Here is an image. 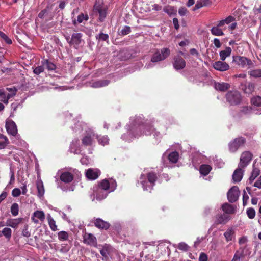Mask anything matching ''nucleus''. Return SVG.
Masks as SVG:
<instances>
[{"instance_id": "58836bf2", "label": "nucleus", "mask_w": 261, "mask_h": 261, "mask_svg": "<svg viewBox=\"0 0 261 261\" xmlns=\"http://www.w3.org/2000/svg\"><path fill=\"white\" fill-rule=\"evenodd\" d=\"M42 64L44 68H47L48 70H54L56 68L55 65L47 60L42 61Z\"/></svg>"}, {"instance_id": "1a4fd4ad", "label": "nucleus", "mask_w": 261, "mask_h": 261, "mask_svg": "<svg viewBox=\"0 0 261 261\" xmlns=\"http://www.w3.org/2000/svg\"><path fill=\"white\" fill-rule=\"evenodd\" d=\"M246 140L243 137H239L234 139L229 144V149L231 152H236L240 147L242 146L245 143Z\"/></svg>"}, {"instance_id": "37998d69", "label": "nucleus", "mask_w": 261, "mask_h": 261, "mask_svg": "<svg viewBox=\"0 0 261 261\" xmlns=\"http://www.w3.org/2000/svg\"><path fill=\"white\" fill-rule=\"evenodd\" d=\"M95 38L98 41H106L109 39V35L107 34L100 33L95 36Z\"/></svg>"}, {"instance_id": "e2e57ef3", "label": "nucleus", "mask_w": 261, "mask_h": 261, "mask_svg": "<svg viewBox=\"0 0 261 261\" xmlns=\"http://www.w3.org/2000/svg\"><path fill=\"white\" fill-rule=\"evenodd\" d=\"M187 12V9L185 7H181L179 9L178 13L181 16H184Z\"/></svg>"}, {"instance_id": "2f4dec72", "label": "nucleus", "mask_w": 261, "mask_h": 261, "mask_svg": "<svg viewBox=\"0 0 261 261\" xmlns=\"http://www.w3.org/2000/svg\"><path fill=\"white\" fill-rule=\"evenodd\" d=\"M36 187L38 191V196H42L44 194V188L43 182L41 180H37L36 181Z\"/></svg>"}, {"instance_id": "bb28decb", "label": "nucleus", "mask_w": 261, "mask_h": 261, "mask_svg": "<svg viewBox=\"0 0 261 261\" xmlns=\"http://www.w3.org/2000/svg\"><path fill=\"white\" fill-rule=\"evenodd\" d=\"M61 180L66 183L71 182L73 179V175L68 172L63 173L60 176Z\"/></svg>"}, {"instance_id": "c85d7f7f", "label": "nucleus", "mask_w": 261, "mask_h": 261, "mask_svg": "<svg viewBox=\"0 0 261 261\" xmlns=\"http://www.w3.org/2000/svg\"><path fill=\"white\" fill-rule=\"evenodd\" d=\"M232 49L230 47H226L225 50H222L220 52V57L222 61H225L227 57L230 56Z\"/></svg>"}, {"instance_id": "ea45409f", "label": "nucleus", "mask_w": 261, "mask_h": 261, "mask_svg": "<svg viewBox=\"0 0 261 261\" xmlns=\"http://www.w3.org/2000/svg\"><path fill=\"white\" fill-rule=\"evenodd\" d=\"M234 235V231L232 229H228L224 233V236L227 242L231 241Z\"/></svg>"}, {"instance_id": "2eb2a0df", "label": "nucleus", "mask_w": 261, "mask_h": 261, "mask_svg": "<svg viewBox=\"0 0 261 261\" xmlns=\"http://www.w3.org/2000/svg\"><path fill=\"white\" fill-rule=\"evenodd\" d=\"M95 137V134L93 132L87 133L82 139L83 145L86 146L92 145Z\"/></svg>"}, {"instance_id": "c756f323", "label": "nucleus", "mask_w": 261, "mask_h": 261, "mask_svg": "<svg viewBox=\"0 0 261 261\" xmlns=\"http://www.w3.org/2000/svg\"><path fill=\"white\" fill-rule=\"evenodd\" d=\"M255 88V85L252 83H248L247 85L243 86L242 89L243 90L244 93L247 94L252 93Z\"/></svg>"}, {"instance_id": "6e6d98bb", "label": "nucleus", "mask_w": 261, "mask_h": 261, "mask_svg": "<svg viewBox=\"0 0 261 261\" xmlns=\"http://www.w3.org/2000/svg\"><path fill=\"white\" fill-rule=\"evenodd\" d=\"M10 180L9 184H12L14 182V180H15L14 171L12 168H10Z\"/></svg>"}, {"instance_id": "ddd939ff", "label": "nucleus", "mask_w": 261, "mask_h": 261, "mask_svg": "<svg viewBox=\"0 0 261 261\" xmlns=\"http://www.w3.org/2000/svg\"><path fill=\"white\" fill-rule=\"evenodd\" d=\"M240 192L237 186L232 187L227 192V198L231 203L236 202L239 196Z\"/></svg>"}, {"instance_id": "72a5a7b5", "label": "nucleus", "mask_w": 261, "mask_h": 261, "mask_svg": "<svg viewBox=\"0 0 261 261\" xmlns=\"http://www.w3.org/2000/svg\"><path fill=\"white\" fill-rule=\"evenodd\" d=\"M212 169L211 167L208 165H202L200 167V172L201 174L206 176L210 172Z\"/></svg>"}, {"instance_id": "de8ad7c7", "label": "nucleus", "mask_w": 261, "mask_h": 261, "mask_svg": "<svg viewBox=\"0 0 261 261\" xmlns=\"http://www.w3.org/2000/svg\"><path fill=\"white\" fill-rule=\"evenodd\" d=\"M11 212L14 216L18 215L19 213V206L17 203H14L12 204L11 207Z\"/></svg>"}, {"instance_id": "7c9ffc66", "label": "nucleus", "mask_w": 261, "mask_h": 261, "mask_svg": "<svg viewBox=\"0 0 261 261\" xmlns=\"http://www.w3.org/2000/svg\"><path fill=\"white\" fill-rule=\"evenodd\" d=\"M260 170L258 168L253 167V170L251 172V176H250L248 182L249 184H252L254 179L259 175Z\"/></svg>"}, {"instance_id": "f3484780", "label": "nucleus", "mask_w": 261, "mask_h": 261, "mask_svg": "<svg viewBox=\"0 0 261 261\" xmlns=\"http://www.w3.org/2000/svg\"><path fill=\"white\" fill-rule=\"evenodd\" d=\"M100 175V171L98 169L89 168L85 172L86 177L89 180H95Z\"/></svg>"}, {"instance_id": "a19ab883", "label": "nucleus", "mask_w": 261, "mask_h": 261, "mask_svg": "<svg viewBox=\"0 0 261 261\" xmlns=\"http://www.w3.org/2000/svg\"><path fill=\"white\" fill-rule=\"evenodd\" d=\"M88 19V16L87 15H84L83 13H81L79 15L76 21L75 20L73 21V24H76V22L79 23L83 22L84 21H87Z\"/></svg>"}, {"instance_id": "cd10ccee", "label": "nucleus", "mask_w": 261, "mask_h": 261, "mask_svg": "<svg viewBox=\"0 0 261 261\" xmlns=\"http://www.w3.org/2000/svg\"><path fill=\"white\" fill-rule=\"evenodd\" d=\"M110 83V81L107 80H98L95 81L91 84V86L93 88H100L105 87Z\"/></svg>"}, {"instance_id": "0eeeda50", "label": "nucleus", "mask_w": 261, "mask_h": 261, "mask_svg": "<svg viewBox=\"0 0 261 261\" xmlns=\"http://www.w3.org/2000/svg\"><path fill=\"white\" fill-rule=\"evenodd\" d=\"M233 62H235L236 64L241 66L243 68L247 67L249 68L254 66V64L252 61L245 57L241 56H233Z\"/></svg>"}, {"instance_id": "393cba45", "label": "nucleus", "mask_w": 261, "mask_h": 261, "mask_svg": "<svg viewBox=\"0 0 261 261\" xmlns=\"http://www.w3.org/2000/svg\"><path fill=\"white\" fill-rule=\"evenodd\" d=\"M22 218H18L16 219H8L6 223V225L16 228L18 225L21 222Z\"/></svg>"}, {"instance_id": "c9c22d12", "label": "nucleus", "mask_w": 261, "mask_h": 261, "mask_svg": "<svg viewBox=\"0 0 261 261\" xmlns=\"http://www.w3.org/2000/svg\"><path fill=\"white\" fill-rule=\"evenodd\" d=\"M47 220L50 229L54 231L57 230V226L56 224L55 221L49 215L47 216Z\"/></svg>"}, {"instance_id": "bf43d9fd", "label": "nucleus", "mask_w": 261, "mask_h": 261, "mask_svg": "<svg viewBox=\"0 0 261 261\" xmlns=\"http://www.w3.org/2000/svg\"><path fill=\"white\" fill-rule=\"evenodd\" d=\"M199 261H207V256L204 253H201L199 257Z\"/></svg>"}, {"instance_id": "e433bc0d", "label": "nucleus", "mask_w": 261, "mask_h": 261, "mask_svg": "<svg viewBox=\"0 0 261 261\" xmlns=\"http://www.w3.org/2000/svg\"><path fill=\"white\" fill-rule=\"evenodd\" d=\"M249 75L254 78L261 77V69H256L248 72Z\"/></svg>"}, {"instance_id": "09e8293b", "label": "nucleus", "mask_w": 261, "mask_h": 261, "mask_svg": "<svg viewBox=\"0 0 261 261\" xmlns=\"http://www.w3.org/2000/svg\"><path fill=\"white\" fill-rule=\"evenodd\" d=\"M246 213L248 217L250 219H253L255 217L256 214L255 211L253 208H248L247 210Z\"/></svg>"}, {"instance_id": "9d476101", "label": "nucleus", "mask_w": 261, "mask_h": 261, "mask_svg": "<svg viewBox=\"0 0 261 261\" xmlns=\"http://www.w3.org/2000/svg\"><path fill=\"white\" fill-rule=\"evenodd\" d=\"M252 158V154L249 151L243 152L240 159L239 166L242 168L246 167L250 163Z\"/></svg>"}, {"instance_id": "79ce46f5", "label": "nucleus", "mask_w": 261, "mask_h": 261, "mask_svg": "<svg viewBox=\"0 0 261 261\" xmlns=\"http://www.w3.org/2000/svg\"><path fill=\"white\" fill-rule=\"evenodd\" d=\"M95 137L98 139L99 144L104 146L109 142V139L107 136L99 137L97 135H95Z\"/></svg>"}, {"instance_id": "13d9d810", "label": "nucleus", "mask_w": 261, "mask_h": 261, "mask_svg": "<svg viewBox=\"0 0 261 261\" xmlns=\"http://www.w3.org/2000/svg\"><path fill=\"white\" fill-rule=\"evenodd\" d=\"M22 234L24 237H29L30 236V233L28 231V226L25 225L22 230Z\"/></svg>"}, {"instance_id": "9b49d317", "label": "nucleus", "mask_w": 261, "mask_h": 261, "mask_svg": "<svg viewBox=\"0 0 261 261\" xmlns=\"http://www.w3.org/2000/svg\"><path fill=\"white\" fill-rule=\"evenodd\" d=\"M248 251H249V250L247 248V246L240 247L239 249L236 251L231 261H240L241 258L244 257L246 255H249L250 254V252L247 253Z\"/></svg>"}, {"instance_id": "5701e85b", "label": "nucleus", "mask_w": 261, "mask_h": 261, "mask_svg": "<svg viewBox=\"0 0 261 261\" xmlns=\"http://www.w3.org/2000/svg\"><path fill=\"white\" fill-rule=\"evenodd\" d=\"M95 226L101 229H108L110 227V224L103 221L100 218H97L94 222Z\"/></svg>"}, {"instance_id": "dca6fc26", "label": "nucleus", "mask_w": 261, "mask_h": 261, "mask_svg": "<svg viewBox=\"0 0 261 261\" xmlns=\"http://www.w3.org/2000/svg\"><path fill=\"white\" fill-rule=\"evenodd\" d=\"M83 242L88 245L96 247L97 246V240L91 233H85L83 236Z\"/></svg>"}, {"instance_id": "f03ea898", "label": "nucleus", "mask_w": 261, "mask_h": 261, "mask_svg": "<svg viewBox=\"0 0 261 261\" xmlns=\"http://www.w3.org/2000/svg\"><path fill=\"white\" fill-rule=\"evenodd\" d=\"M158 176L155 172H149L146 176L142 174L140 177L139 182L141 183L144 190H151L155 185Z\"/></svg>"}, {"instance_id": "7ed1b4c3", "label": "nucleus", "mask_w": 261, "mask_h": 261, "mask_svg": "<svg viewBox=\"0 0 261 261\" xmlns=\"http://www.w3.org/2000/svg\"><path fill=\"white\" fill-rule=\"evenodd\" d=\"M95 13L98 15V20L100 22L104 21L107 15V6L102 4V0H97L94 6Z\"/></svg>"}, {"instance_id": "5fc2aeb1", "label": "nucleus", "mask_w": 261, "mask_h": 261, "mask_svg": "<svg viewBox=\"0 0 261 261\" xmlns=\"http://www.w3.org/2000/svg\"><path fill=\"white\" fill-rule=\"evenodd\" d=\"M21 191L19 188H14L12 191V195L14 197H17L20 196Z\"/></svg>"}, {"instance_id": "20e7f679", "label": "nucleus", "mask_w": 261, "mask_h": 261, "mask_svg": "<svg viewBox=\"0 0 261 261\" xmlns=\"http://www.w3.org/2000/svg\"><path fill=\"white\" fill-rule=\"evenodd\" d=\"M227 101L231 105H237L240 103L242 97L240 93L236 90L228 91L226 94Z\"/></svg>"}, {"instance_id": "774afa93", "label": "nucleus", "mask_w": 261, "mask_h": 261, "mask_svg": "<svg viewBox=\"0 0 261 261\" xmlns=\"http://www.w3.org/2000/svg\"><path fill=\"white\" fill-rule=\"evenodd\" d=\"M214 44L215 45V46L217 48L220 47L221 44L220 43V41L219 39L218 38H215L214 39Z\"/></svg>"}, {"instance_id": "b1692460", "label": "nucleus", "mask_w": 261, "mask_h": 261, "mask_svg": "<svg viewBox=\"0 0 261 261\" xmlns=\"http://www.w3.org/2000/svg\"><path fill=\"white\" fill-rule=\"evenodd\" d=\"M222 209L226 215L235 214L236 211V207L228 203L222 204Z\"/></svg>"}, {"instance_id": "412c9836", "label": "nucleus", "mask_w": 261, "mask_h": 261, "mask_svg": "<svg viewBox=\"0 0 261 261\" xmlns=\"http://www.w3.org/2000/svg\"><path fill=\"white\" fill-rule=\"evenodd\" d=\"M230 219L231 217L225 214L218 215L216 217L215 223L216 224H225Z\"/></svg>"}, {"instance_id": "a211bd4d", "label": "nucleus", "mask_w": 261, "mask_h": 261, "mask_svg": "<svg viewBox=\"0 0 261 261\" xmlns=\"http://www.w3.org/2000/svg\"><path fill=\"white\" fill-rule=\"evenodd\" d=\"M213 67L216 70L222 72L228 70L230 67L228 64L222 60L214 62Z\"/></svg>"}, {"instance_id": "6ab92c4d", "label": "nucleus", "mask_w": 261, "mask_h": 261, "mask_svg": "<svg viewBox=\"0 0 261 261\" xmlns=\"http://www.w3.org/2000/svg\"><path fill=\"white\" fill-rule=\"evenodd\" d=\"M6 128L8 133L12 136H15L17 133L16 125L13 121L6 122Z\"/></svg>"}, {"instance_id": "864d4df0", "label": "nucleus", "mask_w": 261, "mask_h": 261, "mask_svg": "<svg viewBox=\"0 0 261 261\" xmlns=\"http://www.w3.org/2000/svg\"><path fill=\"white\" fill-rule=\"evenodd\" d=\"M0 100L5 104L8 103V100L6 99V94L5 92L1 90H0Z\"/></svg>"}, {"instance_id": "3c124183", "label": "nucleus", "mask_w": 261, "mask_h": 261, "mask_svg": "<svg viewBox=\"0 0 261 261\" xmlns=\"http://www.w3.org/2000/svg\"><path fill=\"white\" fill-rule=\"evenodd\" d=\"M0 36L7 44H12V41L11 39H10L6 34L2 31H0Z\"/></svg>"}, {"instance_id": "f257e3e1", "label": "nucleus", "mask_w": 261, "mask_h": 261, "mask_svg": "<svg viewBox=\"0 0 261 261\" xmlns=\"http://www.w3.org/2000/svg\"><path fill=\"white\" fill-rule=\"evenodd\" d=\"M143 118L142 115L136 116L130 119V123L133 125L131 129L133 131H137L138 129L140 132L139 133H137V136H139L143 133L145 135H149L151 134V132L154 130L151 124L146 122L145 123L143 122Z\"/></svg>"}, {"instance_id": "473e14b6", "label": "nucleus", "mask_w": 261, "mask_h": 261, "mask_svg": "<svg viewBox=\"0 0 261 261\" xmlns=\"http://www.w3.org/2000/svg\"><path fill=\"white\" fill-rule=\"evenodd\" d=\"M163 11L170 16L175 15L177 13V9L172 6H165L163 9Z\"/></svg>"}, {"instance_id": "603ef678", "label": "nucleus", "mask_w": 261, "mask_h": 261, "mask_svg": "<svg viewBox=\"0 0 261 261\" xmlns=\"http://www.w3.org/2000/svg\"><path fill=\"white\" fill-rule=\"evenodd\" d=\"M44 66H43V65L42 64V66H38L37 67H36L34 69V73L37 75H38L40 73H41V72H43L44 70Z\"/></svg>"}, {"instance_id": "4c0bfd02", "label": "nucleus", "mask_w": 261, "mask_h": 261, "mask_svg": "<svg viewBox=\"0 0 261 261\" xmlns=\"http://www.w3.org/2000/svg\"><path fill=\"white\" fill-rule=\"evenodd\" d=\"M179 158V154L176 151H174L170 153L168 156V159L170 162L175 163L178 161Z\"/></svg>"}, {"instance_id": "0e129e2a", "label": "nucleus", "mask_w": 261, "mask_h": 261, "mask_svg": "<svg viewBox=\"0 0 261 261\" xmlns=\"http://www.w3.org/2000/svg\"><path fill=\"white\" fill-rule=\"evenodd\" d=\"M225 20V22H226V24H229L231 22L234 21L235 20L234 17L231 16H229L227 17Z\"/></svg>"}, {"instance_id": "4be33fe9", "label": "nucleus", "mask_w": 261, "mask_h": 261, "mask_svg": "<svg viewBox=\"0 0 261 261\" xmlns=\"http://www.w3.org/2000/svg\"><path fill=\"white\" fill-rule=\"evenodd\" d=\"M230 84L225 82H215L214 87L216 90L221 92H225L230 88Z\"/></svg>"}, {"instance_id": "a878e982", "label": "nucleus", "mask_w": 261, "mask_h": 261, "mask_svg": "<svg viewBox=\"0 0 261 261\" xmlns=\"http://www.w3.org/2000/svg\"><path fill=\"white\" fill-rule=\"evenodd\" d=\"M34 217L37 218L40 221H43L45 219V214L43 211H36L33 213V216L31 218L32 220L36 224L38 223V220Z\"/></svg>"}, {"instance_id": "6e6552de", "label": "nucleus", "mask_w": 261, "mask_h": 261, "mask_svg": "<svg viewBox=\"0 0 261 261\" xmlns=\"http://www.w3.org/2000/svg\"><path fill=\"white\" fill-rule=\"evenodd\" d=\"M82 36L83 34L81 33H74L72 35L70 40L68 42L70 45H73L74 48L77 49L79 45L84 42V41L82 39ZM66 38V40L68 41L70 37L69 36H68Z\"/></svg>"}, {"instance_id": "4468645a", "label": "nucleus", "mask_w": 261, "mask_h": 261, "mask_svg": "<svg viewBox=\"0 0 261 261\" xmlns=\"http://www.w3.org/2000/svg\"><path fill=\"white\" fill-rule=\"evenodd\" d=\"M109 192L96 187L94 188L93 195L97 200L100 201L106 198Z\"/></svg>"}, {"instance_id": "4d7b16f0", "label": "nucleus", "mask_w": 261, "mask_h": 261, "mask_svg": "<svg viewBox=\"0 0 261 261\" xmlns=\"http://www.w3.org/2000/svg\"><path fill=\"white\" fill-rule=\"evenodd\" d=\"M49 9V7L47 6L46 8L43 10H42L39 14L38 17L40 18H42L47 13L48 9Z\"/></svg>"}, {"instance_id": "680f3d73", "label": "nucleus", "mask_w": 261, "mask_h": 261, "mask_svg": "<svg viewBox=\"0 0 261 261\" xmlns=\"http://www.w3.org/2000/svg\"><path fill=\"white\" fill-rule=\"evenodd\" d=\"M253 186L258 189H261V176L259 177L257 180L255 182Z\"/></svg>"}, {"instance_id": "8fccbe9b", "label": "nucleus", "mask_w": 261, "mask_h": 261, "mask_svg": "<svg viewBox=\"0 0 261 261\" xmlns=\"http://www.w3.org/2000/svg\"><path fill=\"white\" fill-rule=\"evenodd\" d=\"M177 247L178 249L183 251H187L190 248V247L185 242H181L179 243Z\"/></svg>"}, {"instance_id": "338daca9", "label": "nucleus", "mask_w": 261, "mask_h": 261, "mask_svg": "<svg viewBox=\"0 0 261 261\" xmlns=\"http://www.w3.org/2000/svg\"><path fill=\"white\" fill-rule=\"evenodd\" d=\"M9 143V141H4L3 142H0V149L5 148Z\"/></svg>"}, {"instance_id": "aec40b11", "label": "nucleus", "mask_w": 261, "mask_h": 261, "mask_svg": "<svg viewBox=\"0 0 261 261\" xmlns=\"http://www.w3.org/2000/svg\"><path fill=\"white\" fill-rule=\"evenodd\" d=\"M242 168L238 166V168L234 170L232 175V180L234 182H240L242 180L244 173Z\"/></svg>"}, {"instance_id": "39448f33", "label": "nucleus", "mask_w": 261, "mask_h": 261, "mask_svg": "<svg viewBox=\"0 0 261 261\" xmlns=\"http://www.w3.org/2000/svg\"><path fill=\"white\" fill-rule=\"evenodd\" d=\"M170 54V50L168 48H163L155 52L151 59L152 62H157L166 59Z\"/></svg>"}, {"instance_id": "052dcab7", "label": "nucleus", "mask_w": 261, "mask_h": 261, "mask_svg": "<svg viewBox=\"0 0 261 261\" xmlns=\"http://www.w3.org/2000/svg\"><path fill=\"white\" fill-rule=\"evenodd\" d=\"M247 237L246 236H243L239 239V243L240 245L244 244L247 243Z\"/></svg>"}, {"instance_id": "f704fd0d", "label": "nucleus", "mask_w": 261, "mask_h": 261, "mask_svg": "<svg viewBox=\"0 0 261 261\" xmlns=\"http://www.w3.org/2000/svg\"><path fill=\"white\" fill-rule=\"evenodd\" d=\"M211 33L214 36H223L224 33L222 29L218 26L213 27L211 30Z\"/></svg>"}, {"instance_id": "69168bd1", "label": "nucleus", "mask_w": 261, "mask_h": 261, "mask_svg": "<svg viewBox=\"0 0 261 261\" xmlns=\"http://www.w3.org/2000/svg\"><path fill=\"white\" fill-rule=\"evenodd\" d=\"M203 6H204L203 5V3L202 2H197L193 8V11L199 9Z\"/></svg>"}, {"instance_id": "f8f14e48", "label": "nucleus", "mask_w": 261, "mask_h": 261, "mask_svg": "<svg viewBox=\"0 0 261 261\" xmlns=\"http://www.w3.org/2000/svg\"><path fill=\"white\" fill-rule=\"evenodd\" d=\"M179 54H180V55H178L174 58L173 66L176 70L182 69L186 66V62L181 57V55H183V53L180 51Z\"/></svg>"}, {"instance_id": "49530a36", "label": "nucleus", "mask_w": 261, "mask_h": 261, "mask_svg": "<svg viewBox=\"0 0 261 261\" xmlns=\"http://www.w3.org/2000/svg\"><path fill=\"white\" fill-rule=\"evenodd\" d=\"M131 29L129 26H124L120 31H118V34L121 36H125L129 34Z\"/></svg>"}, {"instance_id": "c03bdc74", "label": "nucleus", "mask_w": 261, "mask_h": 261, "mask_svg": "<svg viewBox=\"0 0 261 261\" xmlns=\"http://www.w3.org/2000/svg\"><path fill=\"white\" fill-rule=\"evenodd\" d=\"M58 239L60 241H66L68 239V233L65 231H61L58 233Z\"/></svg>"}, {"instance_id": "423d86ee", "label": "nucleus", "mask_w": 261, "mask_h": 261, "mask_svg": "<svg viewBox=\"0 0 261 261\" xmlns=\"http://www.w3.org/2000/svg\"><path fill=\"white\" fill-rule=\"evenodd\" d=\"M116 187L117 184L115 180L111 179L109 181L107 179H105L99 182L96 187L107 191L110 190V192H112L116 189Z\"/></svg>"}, {"instance_id": "a18cd8bd", "label": "nucleus", "mask_w": 261, "mask_h": 261, "mask_svg": "<svg viewBox=\"0 0 261 261\" xmlns=\"http://www.w3.org/2000/svg\"><path fill=\"white\" fill-rule=\"evenodd\" d=\"M2 233L3 236H4L6 239L9 240L12 236V230L10 228L5 227L4 228L2 231Z\"/></svg>"}]
</instances>
